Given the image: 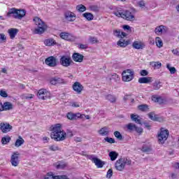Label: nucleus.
Segmentation results:
<instances>
[{
    "instance_id": "f257e3e1",
    "label": "nucleus",
    "mask_w": 179,
    "mask_h": 179,
    "mask_svg": "<svg viewBox=\"0 0 179 179\" xmlns=\"http://www.w3.org/2000/svg\"><path fill=\"white\" fill-rule=\"evenodd\" d=\"M50 131H52L50 136L56 142H61L66 139V132L62 129L61 124L51 126Z\"/></svg>"
},
{
    "instance_id": "f03ea898",
    "label": "nucleus",
    "mask_w": 179,
    "mask_h": 179,
    "mask_svg": "<svg viewBox=\"0 0 179 179\" xmlns=\"http://www.w3.org/2000/svg\"><path fill=\"white\" fill-rule=\"evenodd\" d=\"M10 15H13L14 19H18L22 20L24 16H26V10L24 9H17L16 8H12L8 10L7 13L8 17H10Z\"/></svg>"
},
{
    "instance_id": "7ed1b4c3",
    "label": "nucleus",
    "mask_w": 179,
    "mask_h": 179,
    "mask_svg": "<svg viewBox=\"0 0 179 179\" xmlns=\"http://www.w3.org/2000/svg\"><path fill=\"white\" fill-rule=\"evenodd\" d=\"M34 22H35V24L38 26L34 31V34H43V33L47 30V25L40 17H35Z\"/></svg>"
},
{
    "instance_id": "20e7f679",
    "label": "nucleus",
    "mask_w": 179,
    "mask_h": 179,
    "mask_svg": "<svg viewBox=\"0 0 179 179\" xmlns=\"http://www.w3.org/2000/svg\"><path fill=\"white\" fill-rule=\"evenodd\" d=\"M131 163L132 161H131V159H128L125 157H120L115 163V169H116L117 171H124V170H125V165L127 164V166H131Z\"/></svg>"
},
{
    "instance_id": "39448f33",
    "label": "nucleus",
    "mask_w": 179,
    "mask_h": 179,
    "mask_svg": "<svg viewBox=\"0 0 179 179\" xmlns=\"http://www.w3.org/2000/svg\"><path fill=\"white\" fill-rule=\"evenodd\" d=\"M134 71L131 69L124 70L122 73L123 82H131L134 79Z\"/></svg>"
},
{
    "instance_id": "423d86ee",
    "label": "nucleus",
    "mask_w": 179,
    "mask_h": 179,
    "mask_svg": "<svg viewBox=\"0 0 179 179\" xmlns=\"http://www.w3.org/2000/svg\"><path fill=\"white\" fill-rule=\"evenodd\" d=\"M169 130L164 129H161V131L158 134V141L159 143H164L166 141H167V138H169Z\"/></svg>"
},
{
    "instance_id": "0eeeda50",
    "label": "nucleus",
    "mask_w": 179,
    "mask_h": 179,
    "mask_svg": "<svg viewBox=\"0 0 179 179\" xmlns=\"http://www.w3.org/2000/svg\"><path fill=\"white\" fill-rule=\"evenodd\" d=\"M45 64L50 68H55L58 65V59L54 56H50L45 59Z\"/></svg>"
},
{
    "instance_id": "6e6552de",
    "label": "nucleus",
    "mask_w": 179,
    "mask_h": 179,
    "mask_svg": "<svg viewBox=\"0 0 179 179\" xmlns=\"http://www.w3.org/2000/svg\"><path fill=\"white\" fill-rule=\"evenodd\" d=\"M37 96L41 100H47V99H50L51 94L45 89H41L38 90Z\"/></svg>"
},
{
    "instance_id": "1a4fd4ad",
    "label": "nucleus",
    "mask_w": 179,
    "mask_h": 179,
    "mask_svg": "<svg viewBox=\"0 0 179 179\" xmlns=\"http://www.w3.org/2000/svg\"><path fill=\"white\" fill-rule=\"evenodd\" d=\"M19 156H20V154L18 152H15L11 155L10 163L13 167H17L19 166L20 162L19 160Z\"/></svg>"
},
{
    "instance_id": "9d476101",
    "label": "nucleus",
    "mask_w": 179,
    "mask_h": 179,
    "mask_svg": "<svg viewBox=\"0 0 179 179\" xmlns=\"http://www.w3.org/2000/svg\"><path fill=\"white\" fill-rule=\"evenodd\" d=\"M126 127L130 132H133L134 131H135V132H137V134H142V132H143V129L137 127L134 123H129L128 124H127Z\"/></svg>"
},
{
    "instance_id": "9b49d317",
    "label": "nucleus",
    "mask_w": 179,
    "mask_h": 179,
    "mask_svg": "<svg viewBox=\"0 0 179 179\" xmlns=\"http://www.w3.org/2000/svg\"><path fill=\"white\" fill-rule=\"evenodd\" d=\"M60 64L62 66H70L72 64V59L68 56H62L60 59Z\"/></svg>"
},
{
    "instance_id": "f8f14e48",
    "label": "nucleus",
    "mask_w": 179,
    "mask_h": 179,
    "mask_svg": "<svg viewBox=\"0 0 179 179\" xmlns=\"http://www.w3.org/2000/svg\"><path fill=\"white\" fill-rule=\"evenodd\" d=\"M13 127L9 123H1L0 129L3 134H8L12 131Z\"/></svg>"
},
{
    "instance_id": "ddd939ff",
    "label": "nucleus",
    "mask_w": 179,
    "mask_h": 179,
    "mask_svg": "<svg viewBox=\"0 0 179 179\" xmlns=\"http://www.w3.org/2000/svg\"><path fill=\"white\" fill-rule=\"evenodd\" d=\"M83 115H82L80 113H73L70 112L66 114V117H67L68 120H70L71 121L78 120V118H83Z\"/></svg>"
},
{
    "instance_id": "4468645a",
    "label": "nucleus",
    "mask_w": 179,
    "mask_h": 179,
    "mask_svg": "<svg viewBox=\"0 0 179 179\" xmlns=\"http://www.w3.org/2000/svg\"><path fill=\"white\" fill-rule=\"evenodd\" d=\"M73 90L74 92H76L78 94H80L82 93V91L83 90V85L80 84L79 82H75L73 85Z\"/></svg>"
},
{
    "instance_id": "2eb2a0df",
    "label": "nucleus",
    "mask_w": 179,
    "mask_h": 179,
    "mask_svg": "<svg viewBox=\"0 0 179 179\" xmlns=\"http://www.w3.org/2000/svg\"><path fill=\"white\" fill-rule=\"evenodd\" d=\"M150 119L152 120V121H157L158 122H163L164 121V119L162 117H159L158 115H155V112H151L148 114Z\"/></svg>"
},
{
    "instance_id": "dca6fc26",
    "label": "nucleus",
    "mask_w": 179,
    "mask_h": 179,
    "mask_svg": "<svg viewBox=\"0 0 179 179\" xmlns=\"http://www.w3.org/2000/svg\"><path fill=\"white\" fill-rule=\"evenodd\" d=\"M64 17L67 22H75L76 20V15H75L72 12L65 13Z\"/></svg>"
},
{
    "instance_id": "f3484780",
    "label": "nucleus",
    "mask_w": 179,
    "mask_h": 179,
    "mask_svg": "<svg viewBox=\"0 0 179 179\" xmlns=\"http://www.w3.org/2000/svg\"><path fill=\"white\" fill-rule=\"evenodd\" d=\"M122 19H125V20L132 21L135 19V16L132 15V13H131L129 10H126L124 13H123Z\"/></svg>"
},
{
    "instance_id": "a211bd4d",
    "label": "nucleus",
    "mask_w": 179,
    "mask_h": 179,
    "mask_svg": "<svg viewBox=\"0 0 179 179\" xmlns=\"http://www.w3.org/2000/svg\"><path fill=\"white\" fill-rule=\"evenodd\" d=\"M92 162H93V163H94L95 166H96V167L98 169H102V167L104 166V164H106V163H104V162L101 161V159H100L97 157L92 158Z\"/></svg>"
},
{
    "instance_id": "6ab92c4d",
    "label": "nucleus",
    "mask_w": 179,
    "mask_h": 179,
    "mask_svg": "<svg viewBox=\"0 0 179 179\" xmlns=\"http://www.w3.org/2000/svg\"><path fill=\"white\" fill-rule=\"evenodd\" d=\"M72 58L75 62H83V58H85V56L80 53L76 52L73 54Z\"/></svg>"
},
{
    "instance_id": "aec40b11",
    "label": "nucleus",
    "mask_w": 179,
    "mask_h": 179,
    "mask_svg": "<svg viewBox=\"0 0 179 179\" xmlns=\"http://www.w3.org/2000/svg\"><path fill=\"white\" fill-rule=\"evenodd\" d=\"M153 78L152 77H142L138 78V83H152Z\"/></svg>"
},
{
    "instance_id": "412c9836",
    "label": "nucleus",
    "mask_w": 179,
    "mask_h": 179,
    "mask_svg": "<svg viewBox=\"0 0 179 179\" xmlns=\"http://www.w3.org/2000/svg\"><path fill=\"white\" fill-rule=\"evenodd\" d=\"M13 104H12V103L10 102H5L3 103V106H2V109L3 111H8L9 110H13Z\"/></svg>"
},
{
    "instance_id": "4be33fe9",
    "label": "nucleus",
    "mask_w": 179,
    "mask_h": 179,
    "mask_svg": "<svg viewBox=\"0 0 179 179\" xmlns=\"http://www.w3.org/2000/svg\"><path fill=\"white\" fill-rule=\"evenodd\" d=\"M132 46L136 49V50H143L145 47V45L143 43H141L139 41H134L132 44Z\"/></svg>"
},
{
    "instance_id": "5701e85b",
    "label": "nucleus",
    "mask_w": 179,
    "mask_h": 179,
    "mask_svg": "<svg viewBox=\"0 0 179 179\" xmlns=\"http://www.w3.org/2000/svg\"><path fill=\"white\" fill-rule=\"evenodd\" d=\"M131 121H134V122H136V124H139L140 125H142V122L141 121V119H139V115L131 114Z\"/></svg>"
},
{
    "instance_id": "b1692460",
    "label": "nucleus",
    "mask_w": 179,
    "mask_h": 179,
    "mask_svg": "<svg viewBox=\"0 0 179 179\" xmlns=\"http://www.w3.org/2000/svg\"><path fill=\"white\" fill-rule=\"evenodd\" d=\"M162 86L163 85H162V82H160V80H156L152 83L154 90H159Z\"/></svg>"
},
{
    "instance_id": "393cba45",
    "label": "nucleus",
    "mask_w": 179,
    "mask_h": 179,
    "mask_svg": "<svg viewBox=\"0 0 179 179\" xmlns=\"http://www.w3.org/2000/svg\"><path fill=\"white\" fill-rule=\"evenodd\" d=\"M109 157L110 158L111 162H114L117 160V157H118V153L115 151H111L109 152Z\"/></svg>"
},
{
    "instance_id": "a878e982",
    "label": "nucleus",
    "mask_w": 179,
    "mask_h": 179,
    "mask_svg": "<svg viewBox=\"0 0 179 179\" xmlns=\"http://www.w3.org/2000/svg\"><path fill=\"white\" fill-rule=\"evenodd\" d=\"M60 37L63 40L69 41V40H71V34H69L68 32H62V33H60Z\"/></svg>"
},
{
    "instance_id": "bb28decb",
    "label": "nucleus",
    "mask_w": 179,
    "mask_h": 179,
    "mask_svg": "<svg viewBox=\"0 0 179 179\" xmlns=\"http://www.w3.org/2000/svg\"><path fill=\"white\" fill-rule=\"evenodd\" d=\"M138 110H140V111H143L144 113H147L148 111H149V106L147 104H142V105H139L138 106Z\"/></svg>"
},
{
    "instance_id": "cd10ccee",
    "label": "nucleus",
    "mask_w": 179,
    "mask_h": 179,
    "mask_svg": "<svg viewBox=\"0 0 179 179\" xmlns=\"http://www.w3.org/2000/svg\"><path fill=\"white\" fill-rule=\"evenodd\" d=\"M44 44L45 45H48V47H50V45H55V44H57V42H55V40L52 38L46 39L44 41Z\"/></svg>"
},
{
    "instance_id": "c85d7f7f",
    "label": "nucleus",
    "mask_w": 179,
    "mask_h": 179,
    "mask_svg": "<svg viewBox=\"0 0 179 179\" xmlns=\"http://www.w3.org/2000/svg\"><path fill=\"white\" fill-rule=\"evenodd\" d=\"M8 34H9L10 38L11 39H13L16 36V34H17V29H11L8 30Z\"/></svg>"
},
{
    "instance_id": "c756f323",
    "label": "nucleus",
    "mask_w": 179,
    "mask_h": 179,
    "mask_svg": "<svg viewBox=\"0 0 179 179\" xmlns=\"http://www.w3.org/2000/svg\"><path fill=\"white\" fill-rule=\"evenodd\" d=\"M23 143H24V140L23 139V138H22V136H19V139H17L15 141V146L16 148H19L22 146Z\"/></svg>"
},
{
    "instance_id": "7c9ffc66",
    "label": "nucleus",
    "mask_w": 179,
    "mask_h": 179,
    "mask_svg": "<svg viewBox=\"0 0 179 179\" xmlns=\"http://www.w3.org/2000/svg\"><path fill=\"white\" fill-rule=\"evenodd\" d=\"M34 97V94H23L21 95V99L22 100H31V99H33Z\"/></svg>"
},
{
    "instance_id": "2f4dec72",
    "label": "nucleus",
    "mask_w": 179,
    "mask_h": 179,
    "mask_svg": "<svg viewBox=\"0 0 179 179\" xmlns=\"http://www.w3.org/2000/svg\"><path fill=\"white\" fill-rule=\"evenodd\" d=\"M163 25L158 26L155 28V33L157 36H162L163 34Z\"/></svg>"
},
{
    "instance_id": "473e14b6",
    "label": "nucleus",
    "mask_w": 179,
    "mask_h": 179,
    "mask_svg": "<svg viewBox=\"0 0 179 179\" xmlns=\"http://www.w3.org/2000/svg\"><path fill=\"white\" fill-rule=\"evenodd\" d=\"M99 135H102V136H106L108 135V129L106 127H103L99 131Z\"/></svg>"
},
{
    "instance_id": "72a5a7b5",
    "label": "nucleus",
    "mask_w": 179,
    "mask_h": 179,
    "mask_svg": "<svg viewBox=\"0 0 179 179\" xmlns=\"http://www.w3.org/2000/svg\"><path fill=\"white\" fill-rule=\"evenodd\" d=\"M106 99L110 101V103H115L117 101V97L113 94L106 95Z\"/></svg>"
},
{
    "instance_id": "f704fd0d",
    "label": "nucleus",
    "mask_w": 179,
    "mask_h": 179,
    "mask_svg": "<svg viewBox=\"0 0 179 179\" xmlns=\"http://www.w3.org/2000/svg\"><path fill=\"white\" fill-rule=\"evenodd\" d=\"M129 43L128 41H125L124 39H120L119 41H117V45H120V47H127Z\"/></svg>"
},
{
    "instance_id": "c9c22d12",
    "label": "nucleus",
    "mask_w": 179,
    "mask_h": 179,
    "mask_svg": "<svg viewBox=\"0 0 179 179\" xmlns=\"http://www.w3.org/2000/svg\"><path fill=\"white\" fill-rule=\"evenodd\" d=\"M155 43L157 44V47L159 48H162V47H163V41L160 37H156Z\"/></svg>"
},
{
    "instance_id": "e433bc0d",
    "label": "nucleus",
    "mask_w": 179,
    "mask_h": 179,
    "mask_svg": "<svg viewBox=\"0 0 179 179\" xmlns=\"http://www.w3.org/2000/svg\"><path fill=\"white\" fill-rule=\"evenodd\" d=\"M83 17H85V19H87V20H93L94 19V16L93 14L90 13H85L83 14Z\"/></svg>"
},
{
    "instance_id": "4c0bfd02",
    "label": "nucleus",
    "mask_w": 179,
    "mask_h": 179,
    "mask_svg": "<svg viewBox=\"0 0 179 179\" xmlns=\"http://www.w3.org/2000/svg\"><path fill=\"white\" fill-rule=\"evenodd\" d=\"M141 152H143V153H150L152 152V148L144 145L141 148Z\"/></svg>"
},
{
    "instance_id": "58836bf2",
    "label": "nucleus",
    "mask_w": 179,
    "mask_h": 179,
    "mask_svg": "<svg viewBox=\"0 0 179 179\" xmlns=\"http://www.w3.org/2000/svg\"><path fill=\"white\" fill-rule=\"evenodd\" d=\"M166 68L169 69L170 73L174 74L176 72H177V69H175V67L171 66L170 64H166Z\"/></svg>"
},
{
    "instance_id": "ea45409f",
    "label": "nucleus",
    "mask_w": 179,
    "mask_h": 179,
    "mask_svg": "<svg viewBox=\"0 0 179 179\" xmlns=\"http://www.w3.org/2000/svg\"><path fill=\"white\" fill-rule=\"evenodd\" d=\"M76 10H78V12H85L86 10V6L83 4H79L76 6Z\"/></svg>"
},
{
    "instance_id": "a19ab883",
    "label": "nucleus",
    "mask_w": 179,
    "mask_h": 179,
    "mask_svg": "<svg viewBox=\"0 0 179 179\" xmlns=\"http://www.w3.org/2000/svg\"><path fill=\"white\" fill-rule=\"evenodd\" d=\"M114 135H115V138H117V139H118L119 141L124 140V137H122V135L121 134V133H120V131H115Z\"/></svg>"
},
{
    "instance_id": "79ce46f5",
    "label": "nucleus",
    "mask_w": 179,
    "mask_h": 179,
    "mask_svg": "<svg viewBox=\"0 0 179 179\" xmlns=\"http://www.w3.org/2000/svg\"><path fill=\"white\" fill-rule=\"evenodd\" d=\"M66 167V164L64 163V162H59V164H57L56 165V168L58 170H62L63 169H65Z\"/></svg>"
},
{
    "instance_id": "37998d69",
    "label": "nucleus",
    "mask_w": 179,
    "mask_h": 179,
    "mask_svg": "<svg viewBox=\"0 0 179 179\" xmlns=\"http://www.w3.org/2000/svg\"><path fill=\"white\" fill-rule=\"evenodd\" d=\"M9 142H10V137H9V136L3 137L1 138V143L3 145H6V144L9 143Z\"/></svg>"
},
{
    "instance_id": "c03bdc74",
    "label": "nucleus",
    "mask_w": 179,
    "mask_h": 179,
    "mask_svg": "<svg viewBox=\"0 0 179 179\" xmlns=\"http://www.w3.org/2000/svg\"><path fill=\"white\" fill-rule=\"evenodd\" d=\"M151 65L155 66V68H157V69H160V68H162V63L160 62H152Z\"/></svg>"
},
{
    "instance_id": "a18cd8bd",
    "label": "nucleus",
    "mask_w": 179,
    "mask_h": 179,
    "mask_svg": "<svg viewBox=\"0 0 179 179\" xmlns=\"http://www.w3.org/2000/svg\"><path fill=\"white\" fill-rule=\"evenodd\" d=\"M50 150H51L52 152H57L58 150H61V149L59 148V147H58L57 145H50L49 147Z\"/></svg>"
},
{
    "instance_id": "49530a36",
    "label": "nucleus",
    "mask_w": 179,
    "mask_h": 179,
    "mask_svg": "<svg viewBox=\"0 0 179 179\" xmlns=\"http://www.w3.org/2000/svg\"><path fill=\"white\" fill-rule=\"evenodd\" d=\"M57 85H66V81L65 80L56 77Z\"/></svg>"
},
{
    "instance_id": "de8ad7c7",
    "label": "nucleus",
    "mask_w": 179,
    "mask_h": 179,
    "mask_svg": "<svg viewBox=\"0 0 179 179\" xmlns=\"http://www.w3.org/2000/svg\"><path fill=\"white\" fill-rule=\"evenodd\" d=\"M57 176H54V173L52 172L48 173L47 176L45 177V179H55Z\"/></svg>"
},
{
    "instance_id": "09e8293b",
    "label": "nucleus",
    "mask_w": 179,
    "mask_h": 179,
    "mask_svg": "<svg viewBox=\"0 0 179 179\" xmlns=\"http://www.w3.org/2000/svg\"><path fill=\"white\" fill-rule=\"evenodd\" d=\"M113 15H115V16H117V17L122 18V15H124V13H122L121 10H117L113 12Z\"/></svg>"
},
{
    "instance_id": "8fccbe9b",
    "label": "nucleus",
    "mask_w": 179,
    "mask_h": 179,
    "mask_svg": "<svg viewBox=\"0 0 179 179\" xmlns=\"http://www.w3.org/2000/svg\"><path fill=\"white\" fill-rule=\"evenodd\" d=\"M152 101H155V103H159L160 100H162V98L160 96H157V95H153L152 96Z\"/></svg>"
},
{
    "instance_id": "3c124183",
    "label": "nucleus",
    "mask_w": 179,
    "mask_h": 179,
    "mask_svg": "<svg viewBox=\"0 0 179 179\" xmlns=\"http://www.w3.org/2000/svg\"><path fill=\"white\" fill-rule=\"evenodd\" d=\"M104 139L108 143H115V140L113 138L106 137Z\"/></svg>"
},
{
    "instance_id": "603ef678",
    "label": "nucleus",
    "mask_w": 179,
    "mask_h": 179,
    "mask_svg": "<svg viewBox=\"0 0 179 179\" xmlns=\"http://www.w3.org/2000/svg\"><path fill=\"white\" fill-rule=\"evenodd\" d=\"M90 42L92 43V44H96V43H99V41H97V38L90 36Z\"/></svg>"
},
{
    "instance_id": "864d4df0",
    "label": "nucleus",
    "mask_w": 179,
    "mask_h": 179,
    "mask_svg": "<svg viewBox=\"0 0 179 179\" xmlns=\"http://www.w3.org/2000/svg\"><path fill=\"white\" fill-rule=\"evenodd\" d=\"M124 30H127L128 33H131L132 29H131V27L129 25H123Z\"/></svg>"
},
{
    "instance_id": "5fc2aeb1",
    "label": "nucleus",
    "mask_w": 179,
    "mask_h": 179,
    "mask_svg": "<svg viewBox=\"0 0 179 179\" xmlns=\"http://www.w3.org/2000/svg\"><path fill=\"white\" fill-rule=\"evenodd\" d=\"M107 178H111L113 177V169H110L106 174Z\"/></svg>"
},
{
    "instance_id": "6e6d98bb",
    "label": "nucleus",
    "mask_w": 179,
    "mask_h": 179,
    "mask_svg": "<svg viewBox=\"0 0 179 179\" xmlns=\"http://www.w3.org/2000/svg\"><path fill=\"white\" fill-rule=\"evenodd\" d=\"M140 75L141 76H148V75H149V72H148V71L146 70H141L140 72Z\"/></svg>"
},
{
    "instance_id": "4d7b16f0",
    "label": "nucleus",
    "mask_w": 179,
    "mask_h": 179,
    "mask_svg": "<svg viewBox=\"0 0 179 179\" xmlns=\"http://www.w3.org/2000/svg\"><path fill=\"white\" fill-rule=\"evenodd\" d=\"M114 36H115L116 37H121V31L120 30H115L113 32Z\"/></svg>"
},
{
    "instance_id": "13d9d810",
    "label": "nucleus",
    "mask_w": 179,
    "mask_h": 179,
    "mask_svg": "<svg viewBox=\"0 0 179 179\" xmlns=\"http://www.w3.org/2000/svg\"><path fill=\"white\" fill-rule=\"evenodd\" d=\"M179 175L177 173H171V178L172 179H178Z\"/></svg>"
},
{
    "instance_id": "bf43d9fd",
    "label": "nucleus",
    "mask_w": 179,
    "mask_h": 179,
    "mask_svg": "<svg viewBox=\"0 0 179 179\" xmlns=\"http://www.w3.org/2000/svg\"><path fill=\"white\" fill-rule=\"evenodd\" d=\"M50 83L51 85H58L57 84V77H54L50 79Z\"/></svg>"
},
{
    "instance_id": "052dcab7",
    "label": "nucleus",
    "mask_w": 179,
    "mask_h": 179,
    "mask_svg": "<svg viewBox=\"0 0 179 179\" xmlns=\"http://www.w3.org/2000/svg\"><path fill=\"white\" fill-rule=\"evenodd\" d=\"M68 136L69 138H72L73 136V134L72 133V131L71 130H67L66 133V138Z\"/></svg>"
},
{
    "instance_id": "680f3d73",
    "label": "nucleus",
    "mask_w": 179,
    "mask_h": 179,
    "mask_svg": "<svg viewBox=\"0 0 179 179\" xmlns=\"http://www.w3.org/2000/svg\"><path fill=\"white\" fill-rule=\"evenodd\" d=\"M0 96L1 97H8V93L6 92V91H3V90H1L0 91Z\"/></svg>"
},
{
    "instance_id": "e2e57ef3",
    "label": "nucleus",
    "mask_w": 179,
    "mask_h": 179,
    "mask_svg": "<svg viewBox=\"0 0 179 179\" xmlns=\"http://www.w3.org/2000/svg\"><path fill=\"white\" fill-rule=\"evenodd\" d=\"M91 10H93V12H99V8L97 6H91Z\"/></svg>"
},
{
    "instance_id": "0e129e2a",
    "label": "nucleus",
    "mask_w": 179,
    "mask_h": 179,
    "mask_svg": "<svg viewBox=\"0 0 179 179\" xmlns=\"http://www.w3.org/2000/svg\"><path fill=\"white\" fill-rule=\"evenodd\" d=\"M131 99V95H125L124 97H123V101H124V103H127V101H128V100H130Z\"/></svg>"
},
{
    "instance_id": "69168bd1",
    "label": "nucleus",
    "mask_w": 179,
    "mask_h": 179,
    "mask_svg": "<svg viewBox=\"0 0 179 179\" xmlns=\"http://www.w3.org/2000/svg\"><path fill=\"white\" fill-rule=\"evenodd\" d=\"M89 46L87 45H84V44H80L79 45V48H80V50H87V48H88Z\"/></svg>"
},
{
    "instance_id": "338daca9",
    "label": "nucleus",
    "mask_w": 179,
    "mask_h": 179,
    "mask_svg": "<svg viewBox=\"0 0 179 179\" xmlns=\"http://www.w3.org/2000/svg\"><path fill=\"white\" fill-rule=\"evenodd\" d=\"M55 179H69L66 176H56Z\"/></svg>"
},
{
    "instance_id": "774afa93",
    "label": "nucleus",
    "mask_w": 179,
    "mask_h": 179,
    "mask_svg": "<svg viewBox=\"0 0 179 179\" xmlns=\"http://www.w3.org/2000/svg\"><path fill=\"white\" fill-rule=\"evenodd\" d=\"M138 6H140V8H145V1H141L138 2Z\"/></svg>"
}]
</instances>
